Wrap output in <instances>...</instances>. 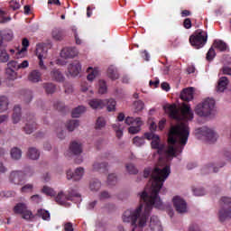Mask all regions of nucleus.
Here are the masks:
<instances>
[{
    "label": "nucleus",
    "instance_id": "f257e3e1",
    "mask_svg": "<svg viewBox=\"0 0 231 231\" xmlns=\"http://www.w3.org/2000/svg\"><path fill=\"white\" fill-rule=\"evenodd\" d=\"M170 174V165H165L162 168L157 166L153 170L152 168L144 169V178H149L151 176L152 180L150 195L147 191H143L139 194L141 202L143 201L145 205L144 211L142 213L143 204L141 203L136 209H127L123 215L124 223H131L132 226H134L132 231L136 230L138 226L139 228H143V226H145L147 219H149V216H151L152 207L159 210H163V202H162V199H160V191L162 190V187H163V183H165V180L169 178Z\"/></svg>",
    "mask_w": 231,
    "mask_h": 231
},
{
    "label": "nucleus",
    "instance_id": "f03ea898",
    "mask_svg": "<svg viewBox=\"0 0 231 231\" xmlns=\"http://www.w3.org/2000/svg\"><path fill=\"white\" fill-rule=\"evenodd\" d=\"M189 123L181 122L176 125H171L168 134V149L165 151V145L160 144V135L153 133H145L146 140H152V149H156L157 152L162 156L165 152L167 162H171L172 158H176L178 154L183 152L187 142H189Z\"/></svg>",
    "mask_w": 231,
    "mask_h": 231
},
{
    "label": "nucleus",
    "instance_id": "7ed1b4c3",
    "mask_svg": "<svg viewBox=\"0 0 231 231\" xmlns=\"http://www.w3.org/2000/svg\"><path fill=\"white\" fill-rule=\"evenodd\" d=\"M166 113L169 115L170 118L172 120H181V118H186V120H192L194 118V114L190 109V106L183 104L180 109L181 116L180 115V109L176 106V104L169 105L164 107Z\"/></svg>",
    "mask_w": 231,
    "mask_h": 231
},
{
    "label": "nucleus",
    "instance_id": "20e7f679",
    "mask_svg": "<svg viewBox=\"0 0 231 231\" xmlns=\"http://www.w3.org/2000/svg\"><path fill=\"white\" fill-rule=\"evenodd\" d=\"M214 107H216V101L212 98H207L199 104L195 108V113L199 116H210L214 113Z\"/></svg>",
    "mask_w": 231,
    "mask_h": 231
},
{
    "label": "nucleus",
    "instance_id": "39448f33",
    "mask_svg": "<svg viewBox=\"0 0 231 231\" xmlns=\"http://www.w3.org/2000/svg\"><path fill=\"white\" fill-rule=\"evenodd\" d=\"M208 39V35L207 32L198 29L192 35L189 36V43L195 50H200L203 48L205 44H207V41Z\"/></svg>",
    "mask_w": 231,
    "mask_h": 231
},
{
    "label": "nucleus",
    "instance_id": "423d86ee",
    "mask_svg": "<svg viewBox=\"0 0 231 231\" xmlns=\"http://www.w3.org/2000/svg\"><path fill=\"white\" fill-rule=\"evenodd\" d=\"M55 199L60 205H64L66 201H73L74 203H80V201H82V197L79 194V192H77V189H69L67 194H64V192L62 191L58 193Z\"/></svg>",
    "mask_w": 231,
    "mask_h": 231
},
{
    "label": "nucleus",
    "instance_id": "0eeeda50",
    "mask_svg": "<svg viewBox=\"0 0 231 231\" xmlns=\"http://www.w3.org/2000/svg\"><path fill=\"white\" fill-rule=\"evenodd\" d=\"M219 203L221 208L218 211V219L220 223H225L226 219H231V198L222 197Z\"/></svg>",
    "mask_w": 231,
    "mask_h": 231
},
{
    "label": "nucleus",
    "instance_id": "6e6552de",
    "mask_svg": "<svg viewBox=\"0 0 231 231\" xmlns=\"http://www.w3.org/2000/svg\"><path fill=\"white\" fill-rule=\"evenodd\" d=\"M88 105L90 106V107H92V109H103V107H106V109L108 112L111 111H115V109H116V101H115V99L110 98V99H91L88 102Z\"/></svg>",
    "mask_w": 231,
    "mask_h": 231
},
{
    "label": "nucleus",
    "instance_id": "1a4fd4ad",
    "mask_svg": "<svg viewBox=\"0 0 231 231\" xmlns=\"http://www.w3.org/2000/svg\"><path fill=\"white\" fill-rule=\"evenodd\" d=\"M14 214H21L23 219L25 221H30L32 217H33V213L28 209V206L24 203H18L14 208Z\"/></svg>",
    "mask_w": 231,
    "mask_h": 231
},
{
    "label": "nucleus",
    "instance_id": "9d476101",
    "mask_svg": "<svg viewBox=\"0 0 231 231\" xmlns=\"http://www.w3.org/2000/svg\"><path fill=\"white\" fill-rule=\"evenodd\" d=\"M37 129V123H35V117L33 115L29 114L25 117V127H23V131L26 134H32L33 131Z\"/></svg>",
    "mask_w": 231,
    "mask_h": 231
},
{
    "label": "nucleus",
    "instance_id": "9b49d317",
    "mask_svg": "<svg viewBox=\"0 0 231 231\" xmlns=\"http://www.w3.org/2000/svg\"><path fill=\"white\" fill-rule=\"evenodd\" d=\"M26 178V173L21 171H14L11 172L9 180L11 183H14V185H23L24 183V180Z\"/></svg>",
    "mask_w": 231,
    "mask_h": 231
},
{
    "label": "nucleus",
    "instance_id": "f8f14e48",
    "mask_svg": "<svg viewBox=\"0 0 231 231\" xmlns=\"http://www.w3.org/2000/svg\"><path fill=\"white\" fill-rule=\"evenodd\" d=\"M199 131L200 134H202V136H205L206 140L209 143H214L217 140V134L214 132V130L207 126L201 127L200 129H199Z\"/></svg>",
    "mask_w": 231,
    "mask_h": 231
},
{
    "label": "nucleus",
    "instance_id": "ddd939ff",
    "mask_svg": "<svg viewBox=\"0 0 231 231\" xmlns=\"http://www.w3.org/2000/svg\"><path fill=\"white\" fill-rule=\"evenodd\" d=\"M173 206L179 214H185L187 212V202L180 196L173 198Z\"/></svg>",
    "mask_w": 231,
    "mask_h": 231
},
{
    "label": "nucleus",
    "instance_id": "4468645a",
    "mask_svg": "<svg viewBox=\"0 0 231 231\" xmlns=\"http://www.w3.org/2000/svg\"><path fill=\"white\" fill-rule=\"evenodd\" d=\"M82 176H84V168L82 167L77 168L74 173L71 171V170L67 171V180L79 181V180H82Z\"/></svg>",
    "mask_w": 231,
    "mask_h": 231
},
{
    "label": "nucleus",
    "instance_id": "2eb2a0df",
    "mask_svg": "<svg viewBox=\"0 0 231 231\" xmlns=\"http://www.w3.org/2000/svg\"><path fill=\"white\" fill-rule=\"evenodd\" d=\"M79 55V51L75 47H66L61 50L60 56L63 59H73Z\"/></svg>",
    "mask_w": 231,
    "mask_h": 231
},
{
    "label": "nucleus",
    "instance_id": "dca6fc26",
    "mask_svg": "<svg viewBox=\"0 0 231 231\" xmlns=\"http://www.w3.org/2000/svg\"><path fill=\"white\" fill-rule=\"evenodd\" d=\"M36 55L38 56L39 59V67L41 69H48V67H46V65H44V60H42L43 59H46V57H48V51H44L42 50V48L38 47L36 49Z\"/></svg>",
    "mask_w": 231,
    "mask_h": 231
},
{
    "label": "nucleus",
    "instance_id": "f3484780",
    "mask_svg": "<svg viewBox=\"0 0 231 231\" xmlns=\"http://www.w3.org/2000/svg\"><path fill=\"white\" fill-rule=\"evenodd\" d=\"M81 69H82V66L80 65V62L79 60L73 61L68 67V71L69 75H71V77L79 76V73H80Z\"/></svg>",
    "mask_w": 231,
    "mask_h": 231
},
{
    "label": "nucleus",
    "instance_id": "a211bd4d",
    "mask_svg": "<svg viewBox=\"0 0 231 231\" xmlns=\"http://www.w3.org/2000/svg\"><path fill=\"white\" fill-rule=\"evenodd\" d=\"M180 98L184 102H190V100H193V98H194V88L190 87V88H184L180 92Z\"/></svg>",
    "mask_w": 231,
    "mask_h": 231
},
{
    "label": "nucleus",
    "instance_id": "6ab92c4d",
    "mask_svg": "<svg viewBox=\"0 0 231 231\" xmlns=\"http://www.w3.org/2000/svg\"><path fill=\"white\" fill-rule=\"evenodd\" d=\"M150 228L152 231H162L163 227L162 226V222L158 219V217L152 216L150 218Z\"/></svg>",
    "mask_w": 231,
    "mask_h": 231
},
{
    "label": "nucleus",
    "instance_id": "aec40b11",
    "mask_svg": "<svg viewBox=\"0 0 231 231\" xmlns=\"http://www.w3.org/2000/svg\"><path fill=\"white\" fill-rule=\"evenodd\" d=\"M28 80L37 84V82H41L42 80V73L37 69L32 70L28 75Z\"/></svg>",
    "mask_w": 231,
    "mask_h": 231
},
{
    "label": "nucleus",
    "instance_id": "412c9836",
    "mask_svg": "<svg viewBox=\"0 0 231 231\" xmlns=\"http://www.w3.org/2000/svg\"><path fill=\"white\" fill-rule=\"evenodd\" d=\"M142 125H143V122H142V118L136 117L135 124L132 125L128 128V133H130V134H138V132L142 131Z\"/></svg>",
    "mask_w": 231,
    "mask_h": 231
},
{
    "label": "nucleus",
    "instance_id": "4be33fe9",
    "mask_svg": "<svg viewBox=\"0 0 231 231\" xmlns=\"http://www.w3.org/2000/svg\"><path fill=\"white\" fill-rule=\"evenodd\" d=\"M51 80H54L55 82H64V74L60 71V69H53L51 73Z\"/></svg>",
    "mask_w": 231,
    "mask_h": 231
},
{
    "label": "nucleus",
    "instance_id": "5701e85b",
    "mask_svg": "<svg viewBox=\"0 0 231 231\" xmlns=\"http://www.w3.org/2000/svg\"><path fill=\"white\" fill-rule=\"evenodd\" d=\"M10 60V55L6 52V50L3 48V39L0 32V62L6 63Z\"/></svg>",
    "mask_w": 231,
    "mask_h": 231
},
{
    "label": "nucleus",
    "instance_id": "b1692460",
    "mask_svg": "<svg viewBox=\"0 0 231 231\" xmlns=\"http://www.w3.org/2000/svg\"><path fill=\"white\" fill-rule=\"evenodd\" d=\"M51 37L54 41H63L66 34L64 33V30L60 28H54L51 32Z\"/></svg>",
    "mask_w": 231,
    "mask_h": 231
},
{
    "label": "nucleus",
    "instance_id": "393cba45",
    "mask_svg": "<svg viewBox=\"0 0 231 231\" xmlns=\"http://www.w3.org/2000/svg\"><path fill=\"white\" fill-rule=\"evenodd\" d=\"M69 149L70 152H72V154H75L76 156L79 154H82V143H77V141H73L70 143Z\"/></svg>",
    "mask_w": 231,
    "mask_h": 231
},
{
    "label": "nucleus",
    "instance_id": "a878e982",
    "mask_svg": "<svg viewBox=\"0 0 231 231\" xmlns=\"http://www.w3.org/2000/svg\"><path fill=\"white\" fill-rule=\"evenodd\" d=\"M23 48L16 52V59H20V57H23L25 51L28 50V46H30V41L27 38H23L22 41Z\"/></svg>",
    "mask_w": 231,
    "mask_h": 231
},
{
    "label": "nucleus",
    "instance_id": "bb28decb",
    "mask_svg": "<svg viewBox=\"0 0 231 231\" xmlns=\"http://www.w3.org/2000/svg\"><path fill=\"white\" fill-rule=\"evenodd\" d=\"M27 156L28 158H30V160H39L41 152H39V150H37V148L31 147L28 149Z\"/></svg>",
    "mask_w": 231,
    "mask_h": 231
},
{
    "label": "nucleus",
    "instance_id": "cd10ccee",
    "mask_svg": "<svg viewBox=\"0 0 231 231\" xmlns=\"http://www.w3.org/2000/svg\"><path fill=\"white\" fill-rule=\"evenodd\" d=\"M93 171L100 172H107V162H96L93 164Z\"/></svg>",
    "mask_w": 231,
    "mask_h": 231
},
{
    "label": "nucleus",
    "instance_id": "c85d7f7f",
    "mask_svg": "<svg viewBox=\"0 0 231 231\" xmlns=\"http://www.w3.org/2000/svg\"><path fill=\"white\" fill-rule=\"evenodd\" d=\"M212 47L216 48V50H218V51H226L228 48L225 42L221 40H215Z\"/></svg>",
    "mask_w": 231,
    "mask_h": 231
},
{
    "label": "nucleus",
    "instance_id": "c756f323",
    "mask_svg": "<svg viewBox=\"0 0 231 231\" xmlns=\"http://www.w3.org/2000/svg\"><path fill=\"white\" fill-rule=\"evenodd\" d=\"M228 86V78L226 77H222L218 80V85H217V91L220 93H223L225 89H226V87Z\"/></svg>",
    "mask_w": 231,
    "mask_h": 231
},
{
    "label": "nucleus",
    "instance_id": "7c9ffc66",
    "mask_svg": "<svg viewBox=\"0 0 231 231\" xmlns=\"http://www.w3.org/2000/svg\"><path fill=\"white\" fill-rule=\"evenodd\" d=\"M113 129L116 132V134L117 136V138H122V136H124V129H125V126H124V125H120V123H116L112 125Z\"/></svg>",
    "mask_w": 231,
    "mask_h": 231
},
{
    "label": "nucleus",
    "instance_id": "2f4dec72",
    "mask_svg": "<svg viewBox=\"0 0 231 231\" xmlns=\"http://www.w3.org/2000/svg\"><path fill=\"white\" fill-rule=\"evenodd\" d=\"M107 75L112 80H118L120 75H118V70L114 66H110L107 69Z\"/></svg>",
    "mask_w": 231,
    "mask_h": 231
},
{
    "label": "nucleus",
    "instance_id": "473e14b6",
    "mask_svg": "<svg viewBox=\"0 0 231 231\" xmlns=\"http://www.w3.org/2000/svg\"><path fill=\"white\" fill-rule=\"evenodd\" d=\"M20 120H21V106H15L14 107V113H13V123L19 124Z\"/></svg>",
    "mask_w": 231,
    "mask_h": 231
},
{
    "label": "nucleus",
    "instance_id": "72a5a7b5",
    "mask_svg": "<svg viewBox=\"0 0 231 231\" xmlns=\"http://www.w3.org/2000/svg\"><path fill=\"white\" fill-rule=\"evenodd\" d=\"M10 154L13 160H21L23 156V151H21V149L18 147H14L11 149Z\"/></svg>",
    "mask_w": 231,
    "mask_h": 231
},
{
    "label": "nucleus",
    "instance_id": "f704fd0d",
    "mask_svg": "<svg viewBox=\"0 0 231 231\" xmlns=\"http://www.w3.org/2000/svg\"><path fill=\"white\" fill-rule=\"evenodd\" d=\"M43 88L47 95H53L55 93L57 87L53 83H43Z\"/></svg>",
    "mask_w": 231,
    "mask_h": 231
},
{
    "label": "nucleus",
    "instance_id": "c9c22d12",
    "mask_svg": "<svg viewBox=\"0 0 231 231\" xmlns=\"http://www.w3.org/2000/svg\"><path fill=\"white\" fill-rule=\"evenodd\" d=\"M8 97L2 96L0 97V113H5L8 109Z\"/></svg>",
    "mask_w": 231,
    "mask_h": 231
},
{
    "label": "nucleus",
    "instance_id": "e433bc0d",
    "mask_svg": "<svg viewBox=\"0 0 231 231\" xmlns=\"http://www.w3.org/2000/svg\"><path fill=\"white\" fill-rule=\"evenodd\" d=\"M37 216L38 217H42L43 221H50V219H51L50 212L46 209H38Z\"/></svg>",
    "mask_w": 231,
    "mask_h": 231
},
{
    "label": "nucleus",
    "instance_id": "4c0bfd02",
    "mask_svg": "<svg viewBox=\"0 0 231 231\" xmlns=\"http://www.w3.org/2000/svg\"><path fill=\"white\" fill-rule=\"evenodd\" d=\"M86 106H79L72 110L71 116L72 118H79L82 113H85Z\"/></svg>",
    "mask_w": 231,
    "mask_h": 231
},
{
    "label": "nucleus",
    "instance_id": "58836bf2",
    "mask_svg": "<svg viewBox=\"0 0 231 231\" xmlns=\"http://www.w3.org/2000/svg\"><path fill=\"white\" fill-rule=\"evenodd\" d=\"M100 187H102V183L98 180L90 181L89 189L92 192H97V190H100Z\"/></svg>",
    "mask_w": 231,
    "mask_h": 231
},
{
    "label": "nucleus",
    "instance_id": "ea45409f",
    "mask_svg": "<svg viewBox=\"0 0 231 231\" xmlns=\"http://www.w3.org/2000/svg\"><path fill=\"white\" fill-rule=\"evenodd\" d=\"M79 125H80L79 120L74 119V120H70L67 123L66 127L68 129V131H69L70 133L75 131V129H77V127H79Z\"/></svg>",
    "mask_w": 231,
    "mask_h": 231
},
{
    "label": "nucleus",
    "instance_id": "a19ab883",
    "mask_svg": "<svg viewBox=\"0 0 231 231\" xmlns=\"http://www.w3.org/2000/svg\"><path fill=\"white\" fill-rule=\"evenodd\" d=\"M202 174H210L211 172H217V166L214 164H209L208 166H204L201 170Z\"/></svg>",
    "mask_w": 231,
    "mask_h": 231
},
{
    "label": "nucleus",
    "instance_id": "79ce46f5",
    "mask_svg": "<svg viewBox=\"0 0 231 231\" xmlns=\"http://www.w3.org/2000/svg\"><path fill=\"white\" fill-rule=\"evenodd\" d=\"M5 77L7 80H16L17 71L11 69H5Z\"/></svg>",
    "mask_w": 231,
    "mask_h": 231
},
{
    "label": "nucleus",
    "instance_id": "37998d69",
    "mask_svg": "<svg viewBox=\"0 0 231 231\" xmlns=\"http://www.w3.org/2000/svg\"><path fill=\"white\" fill-rule=\"evenodd\" d=\"M98 93L100 95H104L107 93V84L104 79L99 80V88H98Z\"/></svg>",
    "mask_w": 231,
    "mask_h": 231
},
{
    "label": "nucleus",
    "instance_id": "c03bdc74",
    "mask_svg": "<svg viewBox=\"0 0 231 231\" xmlns=\"http://www.w3.org/2000/svg\"><path fill=\"white\" fill-rule=\"evenodd\" d=\"M6 69H13V71H19V63L15 60H10L7 63Z\"/></svg>",
    "mask_w": 231,
    "mask_h": 231
},
{
    "label": "nucleus",
    "instance_id": "a18cd8bd",
    "mask_svg": "<svg viewBox=\"0 0 231 231\" xmlns=\"http://www.w3.org/2000/svg\"><path fill=\"white\" fill-rule=\"evenodd\" d=\"M216 57V51L214 50V47H210L208 51L206 54V59L208 60V62L214 60V58Z\"/></svg>",
    "mask_w": 231,
    "mask_h": 231
},
{
    "label": "nucleus",
    "instance_id": "49530a36",
    "mask_svg": "<svg viewBox=\"0 0 231 231\" xmlns=\"http://www.w3.org/2000/svg\"><path fill=\"white\" fill-rule=\"evenodd\" d=\"M0 32H1L2 43H3V41H12V39H14V32H3L0 31Z\"/></svg>",
    "mask_w": 231,
    "mask_h": 231
},
{
    "label": "nucleus",
    "instance_id": "de8ad7c7",
    "mask_svg": "<svg viewBox=\"0 0 231 231\" xmlns=\"http://www.w3.org/2000/svg\"><path fill=\"white\" fill-rule=\"evenodd\" d=\"M9 21H12V18L10 16L6 17V12L0 9V23H8Z\"/></svg>",
    "mask_w": 231,
    "mask_h": 231
},
{
    "label": "nucleus",
    "instance_id": "09e8293b",
    "mask_svg": "<svg viewBox=\"0 0 231 231\" xmlns=\"http://www.w3.org/2000/svg\"><path fill=\"white\" fill-rule=\"evenodd\" d=\"M104 127H106V119L98 117L96 122V129H102Z\"/></svg>",
    "mask_w": 231,
    "mask_h": 231
},
{
    "label": "nucleus",
    "instance_id": "8fccbe9b",
    "mask_svg": "<svg viewBox=\"0 0 231 231\" xmlns=\"http://www.w3.org/2000/svg\"><path fill=\"white\" fill-rule=\"evenodd\" d=\"M42 192L43 194H46V196H56V192L55 190H53V189L48 187V186H44L43 189H42Z\"/></svg>",
    "mask_w": 231,
    "mask_h": 231
},
{
    "label": "nucleus",
    "instance_id": "3c124183",
    "mask_svg": "<svg viewBox=\"0 0 231 231\" xmlns=\"http://www.w3.org/2000/svg\"><path fill=\"white\" fill-rule=\"evenodd\" d=\"M134 145H136V147H142V145H144L145 143V140L143 139V137H134L133 140Z\"/></svg>",
    "mask_w": 231,
    "mask_h": 231
},
{
    "label": "nucleus",
    "instance_id": "603ef678",
    "mask_svg": "<svg viewBox=\"0 0 231 231\" xmlns=\"http://www.w3.org/2000/svg\"><path fill=\"white\" fill-rule=\"evenodd\" d=\"M54 109H57V111L63 113V111L66 109V106H64V103L62 102L56 101L54 102Z\"/></svg>",
    "mask_w": 231,
    "mask_h": 231
},
{
    "label": "nucleus",
    "instance_id": "864d4df0",
    "mask_svg": "<svg viewBox=\"0 0 231 231\" xmlns=\"http://www.w3.org/2000/svg\"><path fill=\"white\" fill-rule=\"evenodd\" d=\"M126 171L129 174H138V169L132 163L126 164Z\"/></svg>",
    "mask_w": 231,
    "mask_h": 231
},
{
    "label": "nucleus",
    "instance_id": "5fc2aeb1",
    "mask_svg": "<svg viewBox=\"0 0 231 231\" xmlns=\"http://www.w3.org/2000/svg\"><path fill=\"white\" fill-rule=\"evenodd\" d=\"M116 175L115 173L109 174L107 177V183L108 185H116Z\"/></svg>",
    "mask_w": 231,
    "mask_h": 231
},
{
    "label": "nucleus",
    "instance_id": "6e6d98bb",
    "mask_svg": "<svg viewBox=\"0 0 231 231\" xmlns=\"http://www.w3.org/2000/svg\"><path fill=\"white\" fill-rule=\"evenodd\" d=\"M9 6L10 8H12V10L15 11V10H19V8H21V4H19V2L13 0L11 2H9Z\"/></svg>",
    "mask_w": 231,
    "mask_h": 231
},
{
    "label": "nucleus",
    "instance_id": "4d7b16f0",
    "mask_svg": "<svg viewBox=\"0 0 231 231\" xmlns=\"http://www.w3.org/2000/svg\"><path fill=\"white\" fill-rule=\"evenodd\" d=\"M193 194L194 196H205L206 191L203 188H196L193 189Z\"/></svg>",
    "mask_w": 231,
    "mask_h": 231
},
{
    "label": "nucleus",
    "instance_id": "13d9d810",
    "mask_svg": "<svg viewBox=\"0 0 231 231\" xmlns=\"http://www.w3.org/2000/svg\"><path fill=\"white\" fill-rule=\"evenodd\" d=\"M183 27H184L186 30H190V28H192V21H190V18H186V19L183 21Z\"/></svg>",
    "mask_w": 231,
    "mask_h": 231
},
{
    "label": "nucleus",
    "instance_id": "bf43d9fd",
    "mask_svg": "<svg viewBox=\"0 0 231 231\" xmlns=\"http://www.w3.org/2000/svg\"><path fill=\"white\" fill-rule=\"evenodd\" d=\"M23 98L27 104H29V102H32V91L30 90L25 91Z\"/></svg>",
    "mask_w": 231,
    "mask_h": 231
},
{
    "label": "nucleus",
    "instance_id": "052dcab7",
    "mask_svg": "<svg viewBox=\"0 0 231 231\" xmlns=\"http://www.w3.org/2000/svg\"><path fill=\"white\" fill-rule=\"evenodd\" d=\"M125 123L126 125H134V124H136V118L134 119V117L128 116L125 118Z\"/></svg>",
    "mask_w": 231,
    "mask_h": 231
},
{
    "label": "nucleus",
    "instance_id": "680f3d73",
    "mask_svg": "<svg viewBox=\"0 0 231 231\" xmlns=\"http://www.w3.org/2000/svg\"><path fill=\"white\" fill-rule=\"evenodd\" d=\"M149 86L151 88H158V86H160V79L158 78H155V79L150 80Z\"/></svg>",
    "mask_w": 231,
    "mask_h": 231
},
{
    "label": "nucleus",
    "instance_id": "e2e57ef3",
    "mask_svg": "<svg viewBox=\"0 0 231 231\" xmlns=\"http://www.w3.org/2000/svg\"><path fill=\"white\" fill-rule=\"evenodd\" d=\"M134 106H135L136 111H142V109H143L144 104H143V101L139 100L134 102Z\"/></svg>",
    "mask_w": 231,
    "mask_h": 231
},
{
    "label": "nucleus",
    "instance_id": "0e129e2a",
    "mask_svg": "<svg viewBox=\"0 0 231 231\" xmlns=\"http://www.w3.org/2000/svg\"><path fill=\"white\" fill-rule=\"evenodd\" d=\"M96 77H97V70H92V72L88 75L87 79L89 82H93Z\"/></svg>",
    "mask_w": 231,
    "mask_h": 231
},
{
    "label": "nucleus",
    "instance_id": "69168bd1",
    "mask_svg": "<svg viewBox=\"0 0 231 231\" xmlns=\"http://www.w3.org/2000/svg\"><path fill=\"white\" fill-rule=\"evenodd\" d=\"M32 189H33V185L26 184L23 187H22L21 191L22 192H28L29 190H32Z\"/></svg>",
    "mask_w": 231,
    "mask_h": 231
},
{
    "label": "nucleus",
    "instance_id": "338daca9",
    "mask_svg": "<svg viewBox=\"0 0 231 231\" xmlns=\"http://www.w3.org/2000/svg\"><path fill=\"white\" fill-rule=\"evenodd\" d=\"M32 201H33L34 203H41V201H42V199L41 198V196L39 195H32L31 197Z\"/></svg>",
    "mask_w": 231,
    "mask_h": 231
},
{
    "label": "nucleus",
    "instance_id": "774afa93",
    "mask_svg": "<svg viewBox=\"0 0 231 231\" xmlns=\"http://www.w3.org/2000/svg\"><path fill=\"white\" fill-rule=\"evenodd\" d=\"M64 230L65 231H73V224H71V222H67L64 225Z\"/></svg>",
    "mask_w": 231,
    "mask_h": 231
}]
</instances>
